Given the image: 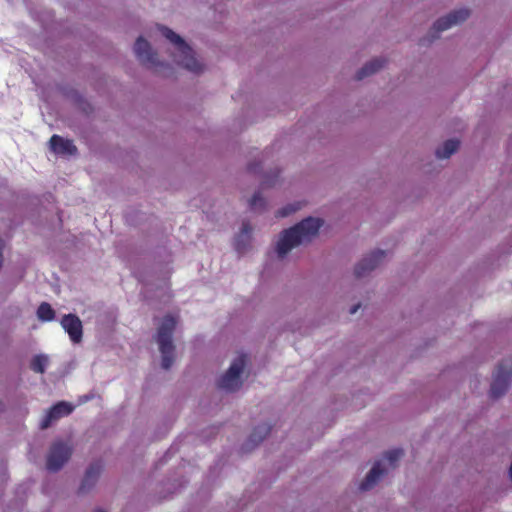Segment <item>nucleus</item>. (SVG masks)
<instances>
[{
	"label": "nucleus",
	"instance_id": "9",
	"mask_svg": "<svg viewBox=\"0 0 512 512\" xmlns=\"http://www.w3.org/2000/svg\"><path fill=\"white\" fill-rule=\"evenodd\" d=\"M385 251L376 250L363 258L355 267L354 274L357 278L363 277L374 270L385 258Z\"/></svg>",
	"mask_w": 512,
	"mask_h": 512
},
{
	"label": "nucleus",
	"instance_id": "3",
	"mask_svg": "<svg viewBox=\"0 0 512 512\" xmlns=\"http://www.w3.org/2000/svg\"><path fill=\"white\" fill-rule=\"evenodd\" d=\"M175 327L176 319L171 315H167L163 318L157 331L156 340L159 344V350L162 355L161 366L165 370H168L172 366L175 359V346L172 342V335Z\"/></svg>",
	"mask_w": 512,
	"mask_h": 512
},
{
	"label": "nucleus",
	"instance_id": "2",
	"mask_svg": "<svg viewBox=\"0 0 512 512\" xmlns=\"http://www.w3.org/2000/svg\"><path fill=\"white\" fill-rule=\"evenodd\" d=\"M158 28L162 35L175 46L177 55L179 57L177 63L180 66L193 73H200L203 71V65L195 58L192 48L180 35L176 34L173 30L166 26L161 25Z\"/></svg>",
	"mask_w": 512,
	"mask_h": 512
},
{
	"label": "nucleus",
	"instance_id": "11",
	"mask_svg": "<svg viewBox=\"0 0 512 512\" xmlns=\"http://www.w3.org/2000/svg\"><path fill=\"white\" fill-rule=\"evenodd\" d=\"M73 409L74 407L67 402H58L47 411L46 415L41 421L40 428L47 429L54 421L68 416L73 411Z\"/></svg>",
	"mask_w": 512,
	"mask_h": 512
},
{
	"label": "nucleus",
	"instance_id": "13",
	"mask_svg": "<svg viewBox=\"0 0 512 512\" xmlns=\"http://www.w3.org/2000/svg\"><path fill=\"white\" fill-rule=\"evenodd\" d=\"M101 470H102V464L100 462L92 463L88 467V469L86 470V473L84 475V478L81 482V485L79 487V493H85L95 485V483L101 473Z\"/></svg>",
	"mask_w": 512,
	"mask_h": 512
},
{
	"label": "nucleus",
	"instance_id": "29",
	"mask_svg": "<svg viewBox=\"0 0 512 512\" xmlns=\"http://www.w3.org/2000/svg\"><path fill=\"white\" fill-rule=\"evenodd\" d=\"M94 512H105V511H104V510H102V509H97V510H95Z\"/></svg>",
	"mask_w": 512,
	"mask_h": 512
},
{
	"label": "nucleus",
	"instance_id": "26",
	"mask_svg": "<svg viewBox=\"0 0 512 512\" xmlns=\"http://www.w3.org/2000/svg\"><path fill=\"white\" fill-rule=\"evenodd\" d=\"M359 308H360V304L354 305L350 309V314H355Z\"/></svg>",
	"mask_w": 512,
	"mask_h": 512
},
{
	"label": "nucleus",
	"instance_id": "1",
	"mask_svg": "<svg viewBox=\"0 0 512 512\" xmlns=\"http://www.w3.org/2000/svg\"><path fill=\"white\" fill-rule=\"evenodd\" d=\"M323 220L320 218L308 217L298 224L282 232L277 242L276 251L279 257H284L294 247L309 242L318 234Z\"/></svg>",
	"mask_w": 512,
	"mask_h": 512
},
{
	"label": "nucleus",
	"instance_id": "19",
	"mask_svg": "<svg viewBox=\"0 0 512 512\" xmlns=\"http://www.w3.org/2000/svg\"><path fill=\"white\" fill-rule=\"evenodd\" d=\"M48 364V357L45 355H36L30 363V368L36 373H44Z\"/></svg>",
	"mask_w": 512,
	"mask_h": 512
},
{
	"label": "nucleus",
	"instance_id": "25",
	"mask_svg": "<svg viewBox=\"0 0 512 512\" xmlns=\"http://www.w3.org/2000/svg\"><path fill=\"white\" fill-rule=\"evenodd\" d=\"M3 248H4V242L2 239H0V268L2 267V263H3Z\"/></svg>",
	"mask_w": 512,
	"mask_h": 512
},
{
	"label": "nucleus",
	"instance_id": "14",
	"mask_svg": "<svg viewBox=\"0 0 512 512\" xmlns=\"http://www.w3.org/2000/svg\"><path fill=\"white\" fill-rule=\"evenodd\" d=\"M385 473L386 470L381 467V462H375L365 479L361 482L360 490L367 491L373 488Z\"/></svg>",
	"mask_w": 512,
	"mask_h": 512
},
{
	"label": "nucleus",
	"instance_id": "27",
	"mask_svg": "<svg viewBox=\"0 0 512 512\" xmlns=\"http://www.w3.org/2000/svg\"><path fill=\"white\" fill-rule=\"evenodd\" d=\"M509 475H510V478L512 480V462H511V465H510V468H509Z\"/></svg>",
	"mask_w": 512,
	"mask_h": 512
},
{
	"label": "nucleus",
	"instance_id": "28",
	"mask_svg": "<svg viewBox=\"0 0 512 512\" xmlns=\"http://www.w3.org/2000/svg\"><path fill=\"white\" fill-rule=\"evenodd\" d=\"M248 170H249V171H253V170H254V167L250 165V166L248 167Z\"/></svg>",
	"mask_w": 512,
	"mask_h": 512
},
{
	"label": "nucleus",
	"instance_id": "18",
	"mask_svg": "<svg viewBox=\"0 0 512 512\" xmlns=\"http://www.w3.org/2000/svg\"><path fill=\"white\" fill-rule=\"evenodd\" d=\"M37 317L41 321H52L55 318V311L47 302H42L37 309Z\"/></svg>",
	"mask_w": 512,
	"mask_h": 512
},
{
	"label": "nucleus",
	"instance_id": "20",
	"mask_svg": "<svg viewBox=\"0 0 512 512\" xmlns=\"http://www.w3.org/2000/svg\"><path fill=\"white\" fill-rule=\"evenodd\" d=\"M249 206L252 210L265 208V199L262 197L260 191H257L253 194L252 198L249 201Z\"/></svg>",
	"mask_w": 512,
	"mask_h": 512
},
{
	"label": "nucleus",
	"instance_id": "4",
	"mask_svg": "<svg viewBox=\"0 0 512 512\" xmlns=\"http://www.w3.org/2000/svg\"><path fill=\"white\" fill-rule=\"evenodd\" d=\"M512 378V360L505 359L500 362L493 375V381L490 388V397L497 399L503 396L508 390Z\"/></svg>",
	"mask_w": 512,
	"mask_h": 512
},
{
	"label": "nucleus",
	"instance_id": "23",
	"mask_svg": "<svg viewBox=\"0 0 512 512\" xmlns=\"http://www.w3.org/2000/svg\"><path fill=\"white\" fill-rule=\"evenodd\" d=\"M279 175V172H277L273 178L271 177H266L263 182H262V186L263 187H266V186H273L275 183H276V178L278 177Z\"/></svg>",
	"mask_w": 512,
	"mask_h": 512
},
{
	"label": "nucleus",
	"instance_id": "5",
	"mask_svg": "<svg viewBox=\"0 0 512 512\" xmlns=\"http://www.w3.org/2000/svg\"><path fill=\"white\" fill-rule=\"evenodd\" d=\"M246 364V355L237 357L230 365L227 372L219 379L218 387L229 392L236 391L241 386L240 376Z\"/></svg>",
	"mask_w": 512,
	"mask_h": 512
},
{
	"label": "nucleus",
	"instance_id": "30",
	"mask_svg": "<svg viewBox=\"0 0 512 512\" xmlns=\"http://www.w3.org/2000/svg\"><path fill=\"white\" fill-rule=\"evenodd\" d=\"M426 42V39L421 40V44H424Z\"/></svg>",
	"mask_w": 512,
	"mask_h": 512
},
{
	"label": "nucleus",
	"instance_id": "6",
	"mask_svg": "<svg viewBox=\"0 0 512 512\" xmlns=\"http://www.w3.org/2000/svg\"><path fill=\"white\" fill-rule=\"evenodd\" d=\"M72 454L71 447L62 442H54L47 456L46 467L51 472H57L69 460Z\"/></svg>",
	"mask_w": 512,
	"mask_h": 512
},
{
	"label": "nucleus",
	"instance_id": "24",
	"mask_svg": "<svg viewBox=\"0 0 512 512\" xmlns=\"http://www.w3.org/2000/svg\"><path fill=\"white\" fill-rule=\"evenodd\" d=\"M251 231H252V227H251L250 223L244 222L242 224V229H241L242 234L248 236L251 233Z\"/></svg>",
	"mask_w": 512,
	"mask_h": 512
},
{
	"label": "nucleus",
	"instance_id": "7",
	"mask_svg": "<svg viewBox=\"0 0 512 512\" xmlns=\"http://www.w3.org/2000/svg\"><path fill=\"white\" fill-rule=\"evenodd\" d=\"M470 15V11L468 9H458L447 16L438 19L432 29H431V38L427 41L430 43L439 37V33L445 31L452 27L453 25L462 23L465 21Z\"/></svg>",
	"mask_w": 512,
	"mask_h": 512
},
{
	"label": "nucleus",
	"instance_id": "12",
	"mask_svg": "<svg viewBox=\"0 0 512 512\" xmlns=\"http://www.w3.org/2000/svg\"><path fill=\"white\" fill-rule=\"evenodd\" d=\"M50 148L56 154L61 155H74L77 153V148L71 140L64 139L59 135H53L50 138Z\"/></svg>",
	"mask_w": 512,
	"mask_h": 512
},
{
	"label": "nucleus",
	"instance_id": "15",
	"mask_svg": "<svg viewBox=\"0 0 512 512\" xmlns=\"http://www.w3.org/2000/svg\"><path fill=\"white\" fill-rule=\"evenodd\" d=\"M270 431L271 427L267 424L257 426L250 434L244 449L248 451L257 446L270 433Z\"/></svg>",
	"mask_w": 512,
	"mask_h": 512
},
{
	"label": "nucleus",
	"instance_id": "8",
	"mask_svg": "<svg viewBox=\"0 0 512 512\" xmlns=\"http://www.w3.org/2000/svg\"><path fill=\"white\" fill-rule=\"evenodd\" d=\"M134 52L138 60L144 65L156 67L159 64L156 52L152 50L150 43L142 36L137 38L134 45Z\"/></svg>",
	"mask_w": 512,
	"mask_h": 512
},
{
	"label": "nucleus",
	"instance_id": "21",
	"mask_svg": "<svg viewBox=\"0 0 512 512\" xmlns=\"http://www.w3.org/2000/svg\"><path fill=\"white\" fill-rule=\"evenodd\" d=\"M402 456V449H393L385 453V459L389 461L392 468H395L396 463L401 459Z\"/></svg>",
	"mask_w": 512,
	"mask_h": 512
},
{
	"label": "nucleus",
	"instance_id": "10",
	"mask_svg": "<svg viewBox=\"0 0 512 512\" xmlns=\"http://www.w3.org/2000/svg\"><path fill=\"white\" fill-rule=\"evenodd\" d=\"M61 326L68 333L72 342H81L83 337V326L77 315L71 313L64 315L61 319Z\"/></svg>",
	"mask_w": 512,
	"mask_h": 512
},
{
	"label": "nucleus",
	"instance_id": "22",
	"mask_svg": "<svg viewBox=\"0 0 512 512\" xmlns=\"http://www.w3.org/2000/svg\"><path fill=\"white\" fill-rule=\"evenodd\" d=\"M299 208H300L299 205L289 204V205L283 207L282 209H280L279 211H277L276 216L277 217H286V216L290 215L291 213L297 211Z\"/></svg>",
	"mask_w": 512,
	"mask_h": 512
},
{
	"label": "nucleus",
	"instance_id": "16",
	"mask_svg": "<svg viewBox=\"0 0 512 512\" xmlns=\"http://www.w3.org/2000/svg\"><path fill=\"white\" fill-rule=\"evenodd\" d=\"M385 61L383 59H373L372 61L365 64L357 73L356 80H362L367 76L376 73L384 66Z\"/></svg>",
	"mask_w": 512,
	"mask_h": 512
},
{
	"label": "nucleus",
	"instance_id": "17",
	"mask_svg": "<svg viewBox=\"0 0 512 512\" xmlns=\"http://www.w3.org/2000/svg\"><path fill=\"white\" fill-rule=\"evenodd\" d=\"M459 141L450 139L444 142V144L436 150V156L439 159L449 158L459 148Z\"/></svg>",
	"mask_w": 512,
	"mask_h": 512
}]
</instances>
